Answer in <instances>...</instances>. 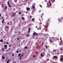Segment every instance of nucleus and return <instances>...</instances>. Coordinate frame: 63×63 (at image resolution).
<instances>
[{"label":"nucleus","mask_w":63,"mask_h":63,"mask_svg":"<svg viewBox=\"0 0 63 63\" xmlns=\"http://www.w3.org/2000/svg\"><path fill=\"white\" fill-rule=\"evenodd\" d=\"M2 59H5V57H4L3 56H2Z\"/></svg>","instance_id":"nucleus-11"},{"label":"nucleus","mask_w":63,"mask_h":63,"mask_svg":"<svg viewBox=\"0 0 63 63\" xmlns=\"http://www.w3.org/2000/svg\"><path fill=\"white\" fill-rule=\"evenodd\" d=\"M46 48L47 49V46H46Z\"/></svg>","instance_id":"nucleus-32"},{"label":"nucleus","mask_w":63,"mask_h":63,"mask_svg":"<svg viewBox=\"0 0 63 63\" xmlns=\"http://www.w3.org/2000/svg\"><path fill=\"white\" fill-rule=\"evenodd\" d=\"M41 12V11H40L39 12Z\"/></svg>","instance_id":"nucleus-59"},{"label":"nucleus","mask_w":63,"mask_h":63,"mask_svg":"<svg viewBox=\"0 0 63 63\" xmlns=\"http://www.w3.org/2000/svg\"><path fill=\"white\" fill-rule=\"evenodd\" d=\"M54 2H55V0H50L49 1L50 4V7L51 6V3H53Z\"/></svg>","instance_id":"nucleus-1"},{"label":"nucleus","mask_w":63,"mask_h":63,"mask_svg":"<svg viewBox=\"0 0 63 63\" xmlns=\"http://www.w3.org/2000/svg\"><path fill=\"white\" fill-rule=\"evenodd\" d=\"M53 57H55L57 59V56H54Z\"/></svg>","instance_id":"nucleus-17"},{"label":"nucleus","mask_w":63,"mask_h":63,"mask_svg":"<svg viewBox=\"0 0 63 63\" xmlns=\"http://www.w3.org/2000/svg\"><path fill=\"white\" fill-rule=\"evenodd\" d=\"M56 39V38H57V37H56V38H55Z\"/></svg>","instance_id":"nucleus-60"},{"label":"nucleus","mask_w":63,"mask_h":63,"mask_svg":"<svg viewBox=\"0 0 63 63\" xmlns=\"http://www.w3.org/2000/svg\"><path fill=\"white\" fill-rule=\"evenodd\" d=\"M38 30H39V29H37Z\"/></svg>","instance_id":"nucleus-61"},{"label":"nucleus","mask_w":63,"mask_h":63,"mask_svg":"<svg viewBox=\"0 0 63 63\" xmlns=\"http://www.w3.org/2000/svg\"><path fill=\"white\" fill-rule=\"evenodd\" d=\"M26 9L27 11H29V10H30V8L29 7H27L26 8Z\"/></svg>","instance_id":"nucleus-9"},{"label":"nucleus","mask_w":63,"mask_h":63,"mask_svg":"<svg viewBox=\"0 0 63 63\" xmlns=\"http://www.w3.org/2000/svg\"><path fill=\"white\" fill-rule=\"evenodd\" d=\"M14 54H13V55H12V56H14Z\"/></svg>","instance_id":"nucleus-38"},{"label":"nucleus","mask_w":63,"mask_h":63,"mask_svg":"<svg viewBox=\"0 0 63 63\" xmlns=\"http://www.w3.org/2000/svg\"><path fill=\"white\" fill-rule=\"evenodd\" d=\"M35 56H36V55L33 56V58H34V57H35Z\"/></svg>","instance_id":"nucleus-37"},{"label":"nucleus","mask_w":63,"mask_h":63,"mask_svg":"<svg viewBox=\"0 0 63 63\" xmlns=\"http://www.w3.org/2000/svg\"><path fill=\"white\" fill-rule=\"evenodd\" d=\"M18 14H19V15H21V12H19Z\"/></svg>","instance_id":"nucleus-33"},{"label":"nucleus","mask_w":63,"mask_h":63,"mask_svg":"<svg viewBox=\"0 0 63 63\" xmlns=\"http://www.w3.org/2000/svg\"><path fill=\"white\" fill-rule=\"evenodd\" d=\"M58 19H59V20H60V19L59 18V19H58Z\"/></svg>","instance_id":"nucleus-50"},{"label":"nucleus","mask_w":63,"mask_h":63,"mask_svg":"<svg viewBox=\"0 0 63 63\" xmlns=\"http://www.w3.org/2000/svg\"><path fill=\"white\" fill-rule=\"evenodd\" d=\"M40 7H41V8L42 7V5H39Z\"/></svg>","instance_id":"nucleus-30"},{"label":"nucleus","mask_w":63,"mask_h":63,"mask_svg":"<svg viewBox=\"0 0 63 63\" xmlns=\"http://www.w3.org/2000/svg\"><path fill=\"white\" fill-rule=\"evenodd\" d=\"M62 45V43H61V42H60V45Z\"/></svg>","instance_id":"nucleus-21"},{"label":"nucleus","mask_w":63,"mask_h":63,"mask_svg":"<svg viewBox=\"0 0 63 63\" xmlns=\"http://www.w3.org/2000/svg\"><path fill=\"white\" fill-rule=\"evenodd\" d=\"M6 44H9V43L8 42H7Z\"/></svg>","instance_id":"nucleus-39"},{"label":"nucleus","mask_w":63,"mask_h":63,"mask_svg":"<svg viewBox=\"0 0 63 63\" xmlns=\"http://www.w3.org/2000/svg\"><path fill=\"white\" fill-rule=\"evenodd\" d=\"M22 19L23 20H25V19H24V17H22Z\"/></svg>","instance_id":"nucleus-14"},{"label":"nucleus","mask_w":63,"mask_h":63,"mask_svg":"<svg viewBox=\"0 0 63 63\" xmlns=\"http://www.w3.org/2000/svg\"><path fill=\"white\" fill-rule=\"evenodd\" d=\"M24 2H27V0H24Z\"/></svg>","instance_id":"nucleus-29"},{"label":"nucleus","mask_w":63,"mask_h":63,"mask_svg":"<svg viewBox=\"0 0 63 63\" xmlns=\"http://www.w3.org/2000/svg\"><path fill=\"white\" fill-rule=\"evenodd\" d=\"M4 19H3V20L2 21V23H4Z\"/></svg>","instance_id":"nucleus-18"},{"label":"nucleus","mask_w":63,"mask_h":63,"mask_svg":"<svg viewBox=\"0 0 63 63\" xmlns=\"http://www.w3.org/2000/svg\"><path fill=\"white\" fill-rule=\"evenodd\" d=\"M4 47H5V49H7V45H5L4 46Z\"/></svg>","instance_id":"nucleus-7"},{"label":"nucleus","mask_w":63,"mask_h":63,"mask_svg":"<svg viewBox=\"0 0 63 63\" xmlns=\"http://www.w3.org/2000/svg\"><path fill=\"white\" fill-rule=\"evenodd\" d=\"M10 23H12V22H10Z\"/></svg>","instance_id":"nucleus-53"},{"label":"nucleus","mask_w":63,"mask_h":63,"mask_svg":"<svg viewBox=\"0 0 63 63\" xmlns=\"http://www.w3.org/2000/svg\"><path fill=\"white\" fill-rule=\"evenodd\" d=\"M48 7V6H47V7Z\"/></svg>","instance_id":"nucleus-54"},{"label":"nucleus","mask_w":63,"mask_h":63,"mask_svg":"<svg viewBox=\"0 0 63 63\" xmlns=\"http://www.w3.org/2000/svg\"><path fill=\"white\" fill-rule=\"evenodd\" d=\"M43 3V2H42V3Z\"/></svg>","instance_id":"nucleus-62"},{"label":"nucleus","mask_w":63,"mask_h":63,"mask_svg":"<svg viewBox=\"0 0 63 63\" xmlns=\"http://www.w3.org/2000/svg\"><path fill=\"white\" fill-rule=\"evenodd\" d=\"M63 60V58H61L60 59V60Z\"/></svg>","instance_id":"nucleus-23"},{"label":"nucleus","mask_w":63,"mask_h":63,"mask_svg":"<svg viewBox=\"0 0 63 63\" xmlns=\"http://www.w3.org/2000/svg\"><path fill=\"white\" fill-rule=\"evenodd\" d=\"M20 55H21V54H18V56H20Z\"/></svg>","instance_id":"nucleus-24"},{"label":"nucleus","mask_w":63,"mask_h":63,"mask_svg":"<svg viewBox=\"0 0 63 63\" xmlns=\"http://www.w3.org/2000/svg\"><path fill=\"white\" fill-rule=\"evenodd\" d=\"M30 31V28H29V31L28 32V33H29Z\"/></svg>","instance_id":"nucleus-13"},{"label":"nucleus","mask_w":63,"mask_h":63,"mask_svg":"<svg viewBox=\"0 0 63 63\" xmlns=\"http://www.w3.org/2000/svg\"><path fill=\"white\" fill-rule=\"evenodd\" d=\"M32 20L33 21H34L35 20V19H34V18H33L32 19Z\"/></svg>","instance_id":"nucleus-19"},{"label":"nucleus","mask_w":63,"mask_h":63,"mask_svg":"<svg viewBox=\"0 0 63 63\" xmlns=\"http://www.w3.org/2000/svg\"><path fill=\"white\" fill-rule=\"evenodd\" d=\"M57 40H59V38H57Z\"/></svg>","instance_id":"nucleus-55"},{"label":"nucleus","mask_w":63,"mask_h":63,"mask_svg":"<svg viewBox=\"0 0 63 63\" xmlns=\"http://www.w3.org/2000/svg\"><path fill=\"white\" fill-rule=\"evenodd\" d=\"M7 28H9V27H7Z\"/></svg>","instance_id":"nucleus-48"},{"label":"nucleus","mask_w":63,"mask_h":63,"mask_svg":"<svg viewBox=\"0 0 63 63\" xmlns=\"http://www.w3.org/2000/svg\"><path fill=\"white\" fill-rule=\"evenodd\" d=\"M60 50H62V48H60Z\"/></svg>","instance_id":"nucleus-35"},{"label":"nucleus","mask_w":63,"mask_h":63,"mask_svg":"<svg viewBox=\"0 0 63 63\" xmlns=\"http://www.w3.org/2000/svg\"><path fill=\"white\" fill-rule=\"evenodd\" d=\"M27 12H25V13H26V14H27Z\"/></svg>","instance_id":"nucleus-46"},{"label":"nucleus","mask_w":63,"mask_h":63,"mask_svg":"<svg viewBox=\"0 0 63 63\" xmlns=\"http://www.w3.org/2000/svg\"><path fill=\"white\" fill-rule=\"evenodd\" d=\"M29 34H27V37H29Z\"/></svg>","instance_id":"nucleus-26"},{"label":"nucleus","mask_w":63,"mask_h":63,"mask_svg":"<svg viewBox=\"0 0 63 63\" xmlns=\"http://www.w3.org/2000/svg\"><path fill=\"white\" fill-rule=\"evenodd\" d=\"M40 29H41V27H40Z\"/></svg>","instance_id":"nucleus-56"},{"label":"nucleus","mask_w":63,"mask_h":63,"mask_svg":"<svg viewBox=\"0 0 63 63\" xmlns=\"http://www.w3.org/2000/svg\"><path fill=\"white\" fill-rule=\"evenodd\" d=\"M0 42H3V40H0Z\"/></svg>","instance_id":"nucleus-20"},{"label":"nucleus","mask_w":63,"mask_h":63,"mask_svg":"<svg viewBox=\"0 0 63 63\" xmlns=\"http://www.w3.org/2000/svg\"><path fill=\"white\" fill-rule=\"evenodd\" d=\"M7 6H5V7L4 8V9L5 10H7Z\"/></svg>","instance_id":"nucleus-15"},{"label":"nucleus","mask_w":63,"mask_h":63,"mask_svg":"<svg viewBox=\"0 0 63 63\" xmlns=\"http://www.w3.org/2000/svg\"><path fill=\"white\" fill-rule=\"evenodd\" d=\"M1 19H3V17H1Z\"/></svg>","instance_id":"nucleus-41"},{"label":"nucleus","mask_w":63,"mask_h":63,"mask_svg":"<svg viewBox=\"0 0 63 63\" xmlns=\"http://www.w3.org/2000/svg\"><path fill=\"white\" fill-rule=\"evenodd\" d=\"M50 42H52V40H50Z\"/></svg>","instance_id":"nucleus-34"},{"label":"nucleus","mask_w":63,"mask_h":63,"mask_svg":"<svg viewBox=\"0 0 63 63\" xmlns=\"http://www.w3.org/2000/svg\"><path fill=\"white\" fill-rule=\"evenodd\" d=\"M38 46H39V45H38L37 46V47H38Z\"/></svg>","instance_id":"nucleus-51"},{"label":"nucleus","mask_w":63,"mask_h":63,"mask_svg":"<svg viewBox=\"0 0 63 63\" xmlns=\"http://www.w3.org/2000/svg\"><path fill=\"white\" fill-rule=\"evenodd\" d=\"M14 1L15 2H17V0H14Z\"/></svg>","instance_id":"nucleus-22"},{"label":"nucleus","mask_w":63,"mask_h":63,"mask_svg":"<svg viewBox=\"0 0 63 63\" xmlns=\"http://www.w3.org/2000/svg\"><path fill=\"white\" fill-rule=\"evenodd\" d=\"M45 1H46V2H47V0H45Z\"/></svg>","instance_id":"nucleus-44"},{"label":"nucleus","mask_w":63,"mask_h":63,"mask_svg":"<svg viewBox=\"0 0 63 63\" xmlns=\"http://www.w3.org/2000/svg\"><path fill=\"white\" fill-rule=\"evenodd\" d=\"M10 54H11V53H10Z\"/></svg>","instance_id":"nucleus-64"},{"label":"nucleus","mask_w":63,"mask_h":63,"mask_svg":"<svg viewBox=\"0 0 63 63\" xmlns=\"http://www.w3.org/2000/svg\"><path fill=\"white\" fill-rule=\"evenodd\" d=\"M10 61V59L8 60L7 61L6 63H9V62Z\"/></svg>","instance_id":"nucleus-12"},{"label":"nucleus","mask_w":63,"mask_h":63,"mask_svg":"<svg viewBox=\"0 0 63 63\" xmlns=\"http://www.w3.org/2000/svg\"><path fill=\"white\" fill-rule=\"evenodd\" d=\"M48 4V2H47V5Z\"/></svg>","instance_id":"nucleus-52"},{"label":"nucleus","mask_w":63,"mask_h":63,"mask_svg":"<svg viewBox=\"0 0 63 63\" xmlns=\"http://www.w3.org/2000/svg\"><path fill=\"white\" fill-rule=\"evenodd\" d=\"M6 27H7V26H5V28H6Z\"/></svg>","instance_id":"nucleus-58"},{"label":"nucleus","mask_w":63,"mask_h":63,"mask_svg":"<svg viewBox=\"0 0 63 63\" xmlns=\"http://www.w3.org/2000/svg\"><path fill=\"white\" fill-rule=\"evenodd\" d=\"M16 52L17 53H18V51H16Z\"/></svg>","instance_id":"nucleus-36"},{"label":"nucleus","mask_w":63,"mask_h":63,"mask_svg":"<svg viewBox=\"0 0 63 63\" xmlns=\"http://www.w3.org/2000/svg\"><path fill=\"white\" fill-rule=\"evenodd\" d=\"M12 16H15V15H16V13H13L12 14Z\"/></svg>","instance_id":"nucleus-10"},{"label":"nucleus","mask_w":63,"mask_h":63,"mask_svg":"<svg viewBox=\"0 0 63 63\" xmlns=\"http://www.w3.org/2000/svg\"><path fill=\"white\" fill-rule=\"evenodd\" d=\"M1 14H0V17H1Z\"/></svg>","instance_id":"nucleus-40"},{"label":"nucleus","mask_w":63,"mask_h":63,"mask_svg":"<svg viewBox=\"0 0 63 63\" xmlns=\"http://www.w3.org/2000/svg\"><path fill=\"white\" fill-rule=\"evenodd\" d=\"M4 4H2V8H3V6H4Z\"/></svg>","instance_id":"nucleus-31"},{"label":"nucleus","mask_w":63,"mask_h":63,"mask_svg":"<svg viewBox=\"0 0 63 63\" xmlns=\"http://www.w3.org/2000/svg\"><path fill=\"white\" fill-rule=\"evenodd\" d=\"M17 40H19V38H17Z\"/></svg>","instance_id":"nucleus-45"},{"label":"nucleus","mask_w":63,"mask_h":63,"mask_svg":"<svg viewBox=\"0 0 63 63\" xmlns=\"http://www.w3.org/2000/svg\"><path fill=\"white\" fill-rule=\"evenodd\" d=\"M30 18H31V17H32V16H30Z\"/></svg>","instance_id":"nucleus-43"},{"label":"nucleus","mask_w":63,"mask_h":63,"mask_svg":"<svg viewBox=\"0 0 63 63\" xmlns=\"http://www.w3.org/2000/svg\"><path fill=\"white\" fill-rule=\"evenodd\" d=\"M35 3H34L33 4V5L32 6V7L33 9H35Z\"/></svg>","instance_id":"nucleus-2"},{"label":"nucleus","mask_w":63,"mask_h":63,"mask_svg":"<svg viewBox=\"0 0 63 63\" xmlns=\"http://www.w3.org/2000/svg\"><path fill=\"white\" fill-rule=\"evenodd\" d=\"M1 33H2V32H1Z\"/></svg>","instance_id":"nucleus-63"},{"label":"nucleus","mask_w":63,"mask_h":63,"mask_svg":"<svg viewBox=\"0 0 63 63\" xmlns=\"http://www.w3.org/2000/svg\"><path fill=\"white\" fill-rule=\"evenodd\" d=\"M44 54H45V53H42L41 54V56L42 57H43L44 56Z\"/></svg>","instance_id":"nucleus-6"},{"label":"nucleus","mask_w":63,"mask_h":63,"mask_svg":"<svg viewBox=\"0 0 63 63\" xmlns=\"http://www.w3.org/2000/svg\"><path fill=\"white\" fill-rule=\"evenodd\" d=\"M4 50H5V49L4 48H2V51H4Z\"/></svg>","instance_id":"nucleus-16"},{"label":"nucleus","mask_w":63,"mask_h":63,"mask_svg":"<svg viewBox=\"0 0 63 63\" xmlns=\"http://www.w3.org/2000/svg\"><path fill=\"white\" fill-rule=\"evenodd\" d=\"M35 35H38V33H36V32H34L33 34V36H34Z\"/></svg>","instance_id":"nucleus-4"},{"label":"nucleus","mask_w":63,"mask_h":63,"mask_svg":"<svg viewBox=\"0 0 63 63\" xmlns=\"http://www.w3.org/2000/svg\"><path fill=\"white\" fill-rule=\"evenodd\" d=\"M23 56V54H22L21 55L20 57V59H21V57Z\"/></svg>","instance_id":"nucleus-8"},{"label":"nucleus","mask_w":63,"mask_h":63,"mask_svg":"<svg viewBox=\"0 0 63 63\" xmlns=\"http://www.w3.org/2000/svg\"><path fill=\"white\" fill-rule=\"evenodd\" d=\"M42 15H44V14H42Z\"/></svg>","instance_id":"nucleus-49"},{"label":"nucleus","mask_w":63,"mask_h":63,"mask_svg":"<svg viewBox=\"0 0 63 63\" xmlns=\"http://www.w3.org/2000/svg\"><path fill=\"white\" fill-rule=\"evenodd\" d=\"M47 24H48V23H47V22H46L43 25L44 26H46V25H47Z\"/></svg>","instance_id":"nucleus-3"},{"label":"nucleus","mask_w":63,"mask_h":63,"mask_svg":"<svg viewBox=\"0 0 63 63\" xmlns=\"http://www.w3.org/2000/svg\"><path fill=\"white\" fill-rule=\"evenodd\" d=\"M7 24H8V25H10V23H9V22H8L7 23Z\"/></svg>","instance_id":"nucleus-28"},{"label":"nucleus","mask_w":63,"mask_h":63,"mask_svg":"<svg viewBox=\"0 0 63 63\" xmlns=\"http://www.w3.org/2000/svg\"><path fill=\"white\" fill-rule=\"evenodd\" d=\"M25 49H27V47H25Z\"/></svg>","instance_id":"nucleus-27"},{"label":"nucleus","mask_w":63,"mask_h":63,"mask_svg":"<svg viewBox=\"0 0 63 63\" xmlns=\"http://www.w3.org/2000/svg\"><path fill=\"white\" fill-rule=\"evenodd\" d=\"M54 37H53V39H54Z\"/></svg>","instance_id":"nucleus-57"},{"label":"nucleus","mask_w":63,"mask_h":63,"mask_svg":"<svg viewBox=\"0 0 63 63\" xmlns=\"http://www.w3.org/2000/svg\"><path fill=\"white\" fill-rule=\"evenodd\" d=\"M8 6L9 7H11L12 6L11 5H10L9 4H10V3H9V1H8Z\"/></svg>","instance_id":"nucleus-5"},{"label":"nucleus","mask_w":63,"mask_h":63,"mask_svg":"<svg viewBox=\"0 0 63 63\" xmlns=\"http://www.w3.org/2000/svg\"><path fill=\"white\" fill-rule=\"evenodd\" d=\"M35 28H37V26H36V27H35Z\"/></svg>","instance_id":"nucleus-47"},{"label":"nucleus","mask_w":63,"mask_h":63,"mask_svg":"<svg viewBox=\"0 0 63 63\" xmlns=\"http://www.w3.org/2000/svg\"><path fill=\"white\" fill-rule=\"evenodd\" d=\"M56 51V50H53V52H55V51Z\"/></svg>","instance_id":"nucleus-25"},{"label":"nucleus","mask_w":63,"mask_h":63,"mask_svg":"<svg viewBox=\"0 0 63 63\" xmlns=\"http://www.w3.org/2000/svg\"><path fill=\"white\" fill-rule=\"evenodd\" d=\"M11 49V48H10L8 49V50H10Z\"/></svg>","instance_id":"nucleus-42"}]
</instances>
